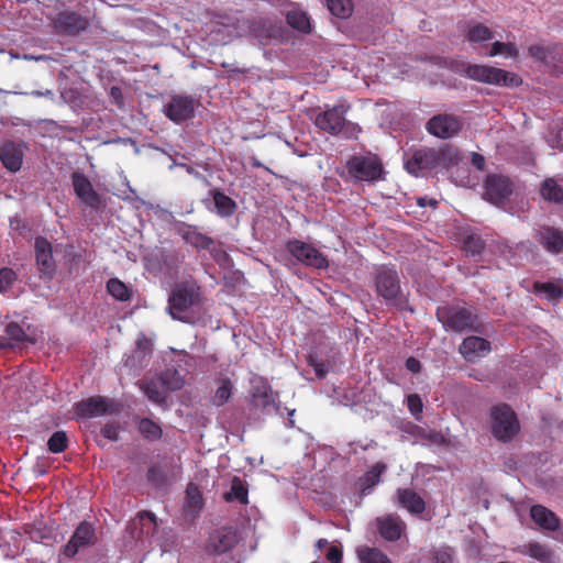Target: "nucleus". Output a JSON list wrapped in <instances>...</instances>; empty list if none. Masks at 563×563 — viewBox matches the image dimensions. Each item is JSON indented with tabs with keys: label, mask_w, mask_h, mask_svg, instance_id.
<instances>
[{
	"label": "nucleus",
	"mask_w": 563,
	"mask_h": 563,
	"mask_svg": "<svg viewBox=\"0 0 563 563\" xmlns=\"http://www.w3.org/2000/svg\"><path fill=\"white\" fill-rule=\"evenodd\" d=\"M460 162L459 151L453 146L422 147L405 161L406 170L415 176L438 168H449Z\"/></svg>",
	"instance_id": "nucleus-1"
},
{
	"label": "nucleus",
	"mask_w": 563,
	"mask_h": 563,
	"mask_svg": "<svg viewBox=\"0 0 563 563\" xmlns=\"http://www.w3.org/2000/svg\"><path fill=\"white\" fill-rule=\"evenodd\" d=\"M375 289L377 296L382 297L386 305L393 306L398 310L413 309L409 305L408 297L402 292L400 278L397 271L393 267L380 266L375 274Z\"/></svg>",
	"instance_id": "nucleus-2"
},
{
	"label": "nucleus",
	"mask_w": 563,
	"mask_h": 563,
	"mask_svg": "<svg viewBox=\"0 0 563 563\" xmlns=\"http://www.w3.org/2000/svg\"><path fill=\"white\" fill-rule=\"evenodd\" d=\"M345 170L354 183H376L385 179L383 161L372 152L350 156Z\"/></svg>",
	"instance_id": "nucleus-3"
},
{
	"label": "nucleus",
	"mask_w": 563,
	"mask_h": 563,
	"mask_svg": "<svg viewBox=\"0 0 563 563\" xmlns=\"http://www.w3.org/2000/svg\"><path fill=\"white\" fill-rule=\"evenodd\" d=\"M201 302V288L195 282L177 284L168 299V310L173 319L186 322L187 312Z\"/></svg>",
	"instance_id": "nucleus-4"
},
{
	"label": "nucleus",
	"mask_w": 563,
	"mask_h": 563,
	"mask_svg": "<svg viewBox=\"0 0 563 563\" xmlns=\"http://www.w3.org/2000/svg\"><path fill=\"white\" fill-rule=\"evenodd\" d=\"M461 71L472 80L488 85L518 87L522 82L518 75L489 65L463 63Z\"/></svg>",
	"instance_id": "nucleus-5"
},
{
	"label": "nucleus",
	"mask_w": 563,
	"mask_h": 563,
	"mask_svg": "<svg viewBox=\"0 0 563 563\" xmlns=\"http://www.w3.org/2000/svg\"><path fill=\"white\" fill-rule=\"evenodd\" d=\"M437 318L444 329L454 332L474 331L479 322L478 317L470 309L460 306H443L437 309Z\"/></svg>",
	"instance_id": "nucleus-6"
},
{
	"label": "nucleus",
	"mask_w": 563,
	"mask_h": 563,
	"mask_svg": "<svg viewBox=\"0 0 563 563\" xmlns=\"http://www.w3.org/2000/svg\"><path fill=\"white\" fill-rule=\"evenodd\" d=\"M490 420L492 433L500 442L511 441L520 430L517 416L508 405L493 407Z\"/></svg>",
	"instance_id": "nucleus-7"
},
{
	"label": "nucleus",
	"mask_w": 563,
	"mask_h": 563,
	"mask_svg": "<svg viewBox=\"0 0 563 563\" xmlns=\"http://www.w3.org/2000/svg\"><path fill=\"white\" fill-rule=\"evenodd\" d=\"M287 251L301 264L317 269L329 266L327 256L310 243L299 240L288 241Z\"/></svg>",
	"instance_id": "nucleus-8"
},
{
	"label": "nucleus",
	"mask_w": 563,
	"mask_h": 563,
	"mask_svg": "<svg viewBox=\"0 0 563 563\" xmlns=\"http://www.w3.org/2000/svg\"><path fill=\"white\" fill-rule=\"evenodd\" d=\"M514 185L511 180L504 175L489 174L484 181L483 198L499 207L504 205L512 195Z\"/></svg>",
	"instance_id": "nucleus-9"
},
{
	"label": "nucleus",
	"mask_w": 563,
	"mask_h": 563,
	"mask_svg": "<svg viewBox=\"0 0 563 563\" xmlns=\"http://www.w3.org/2000/svg\"><path fill=\"white\" fill-rule=\"evenodd\" d=\"M97 542L96 529L89 521H81L68 542L63 547L62 553L67 559H73L80 549L95 545Z\"/></svg>",
	"instance_id": "nucleus-10"
},
{
	"label": "nucleus",
	"mask_w": 563,
	"mask_h": 563,
	"mask_svg": "<svg viewBox=\"0 0 563 563\" xmlns=\"http://www.w3.org/2000/svg\"><path fill=\"white\" fill-rule=\"evenodd\" d=\"M347 110L349 107H345L344 104L333 106L322 112H319L313 122L321 131L330 135H338L342 132L346 123L345 114Z\"/></svg>",
	"instance_id": "nucleus-11"
},
{
	"label": "nucleus",
	"mask_w": 563,
	"mask_h": 563,
	"mask_svg": "<svg viewBox=\"0 0 563 563\" xmlns=\"http://www.w3.org/2000/svg\"><path fill=\"white\" fill-rule=\"evenodd\" d=\"M277 398L278 395L273 391L266 380L260 378L253 385L251 404L254 409L260 410L262 413L271 415L274 411H278Z\"/></svg>",
	"instance_id": "nucleus-12"
},
{
	"label": "nucleus",
	"mask_w": 563,
	"mask_h": 563,
	"mask_svg": "<svg viewBox=\"0 0 563 563\" xmlns=\"http://www.w3.org/2000/svg\"><path fill=\"white\" fill-rule=\"evenodd\" d=\"M197 102L190 96L174 95L164 106V114L174 123H181L195 114Z\"/></svg>",
	"instance_id": "nucleus-13"
},
{
	"label": "nucleus",
	"mask_w": 563,
	"mask_h": 563,
	"mask_svg": "<svg viewBox=\"0 0 563 563\" xmlns=\"http://www.w3.org/2000/svg\"><path fill=\"white\" fill-rule=\"evenodd\" d=\"M53 25L60 34L76 35L88 27L89 21L75 11L65 10L56 14Z\"/></svg>",
	"instance_id": "nucleus-14"
},
{
	"label": "nucleus",
	"mask_w": 563,
	"mask_h": 563,
	"mask_svg": "<svg viewBox=\"0 0 563 563\" xmlns=\"http://www.w3.org/2000/svg\"><path fill=\"white\" fill-rule=\"evenodd\" d=\"M461 129V121L452 114L434 115L427 123L428 132L440 139L453 137Z\"/></svg>",
	"instance_id": "nucleus-15"
},
{
	"label": "nucleus",
	"mask_w": 563,
	"mask_h": 563,
	"mask_svg": "<svg viewBox=\"0 0 563 563\" xmlns=\"http://www.w3.org/2000/svg\"><path fill=\"white\" fill-rule=\"evenodd\" d=\"M71 185L76 196L89 208L98 209L100 207V197L93 189L89 178L81 172H74L70 176Z\"/></svg>",
	"instance_id": "nucleus-16"
},
{
	"label": "nucleus",
	"mask_w": 563,
	"mask_h": 563,
	"mask_svg": "<svg viewBox=\"0 0 563 563\" xmlns=\"http://www.w3.org/2000/svg\"><path fill=\"white\" fill-rule=\"evenodd\" d=\"M111 401L102 396H91L74 405V415L77 419L99 417L109 412Z\"/></svg>",
	"instance_id": "nucleus-17"
},
{
	"label": "nucleus",
	"mask_w": 563,
	"mask_h": 563,
	"mask_svg": "<svg viewBox=\"0 0 563 563\" xmlns=\"http://www.w3.org/2000/svg\"><path fill=\"white\" fill-rule=\"evenodd\" d=\"M176 232L181 236L185 243L195 247L198 251H212L214 245V240L200 232L197 225L188 224L186 222H180L176 227Z\"/></svg>",
	"instance_id": "nucleus-18"
},
{
	"label": "nucleus",
	"mask_w": 563,
	"mask_h": 563,
	"mask_svg": "<svg viewBox=\"0 0 563 563\" xmlns=\"http://www.w3.org/2000/svg\"><path fill=\"white\" fill-rule=\"evenodd\" d=\"M240 540L238 531L230 527L221 528L214 531L207 544V550L210 553L221 554L233 549Z\"/></svg>",
	"instance_id": "nucleus-19"
},
{
	"label": "nucleus",
	"mask_w": 563,
	"mask_h": 563,
	"mask_svg": "<svg viewBox=\"0 0 563 563\" xmlns=\"http://www.w3.org/2000/svg\"><path fill=\"white\" fill-rule=\"evenodd\" d=\"M34 251L38 271L52 278L56 271L52 244L46 238L37 236L34 242Z\"/></svg>",
	"instance_id": "nucleus-20"
},
{
	"label": "nucleus",
	"mask_w": 563,
	"mask_h": 563,
	"mask_svg": "<svg viewBox=\"0 0 563 563\" xmlns=\"http://www.w3.org/2000/svg\"><path fill=\"white\" fill-rule=\"evenodd\" d=\"M536 239L547 252L551 254L563 253L562 230L554 227L544 225L541 227L540 230L537 232Z\"/></svg>",
	"instance_id": "nucleus-21"
},
{
	"label": "nucleus",
	"mask_w": 563,
	"mask_h": 563,
	"mask_svg": "<svg viewBox=\"0 0 563 563\" xmlns=\"http://www.w3.org/2000/svg\"><path fill=\"white\" fill-rule=\"evenodd\" d=\"M380 537L387 541H397L406 530V523L397 515H387L376 519Z\"/></svg>",
	"instance_id": "nucleus-22"
},
{
	"label": "nucleus",
	"mask_w": 563,
	"mask_h": 563,
	"mask_svg": "<svg viewBox=\"0 0 563 563\" xmlns=\"http://www.w3.org/2000/svg\"><path fill=\"white\" fill-rule=\"evenodd\" d=\"M460 352L467 362H475L490 352V342L479 336H467L461 343Z\"/></svg>",
	"instance_id": "nucleus-23"
},
{
	"label": "nucleus",
	"mask_w": 563,
	"mask_h": 563,
	"mask_svg": "<svg viewBox=\"0 0 563 563\" xmlns=\"http://www.w3.org/2000/svg\"><path fill=\"white\" fill-rule=\"evenodd\" d=\"M396 499L399 506L411 515H421L426 510L424 499L412 488H398Z\"/></svg>",
	"instance_id": "nucleus-24"
},
{
	"label": "nucleus",
	"mask_w": 563,
	"mask_h": 563,
	"mask_svg": "<svg viewBox=\"0 0 563 563\" xmlns=\"http://www.w3.org/2000/svg\"><path fill=\"white\" fill-rule=\"evenodd\" d=\"M23 156L24 153L21 145L14 142H7L0 148V161L11 173H16L21 169Z\"/></svg>",
	"instance_id": "nucleus-25"
},
{
	"label": "nucleus",
	"mask_w": 563,
	"mask_h": 563,
	"mask_svg": "<svg viewBox=\"0 0 563 563\" xmlns=\"http://www.w3.org/2000/svg\"><path fill=\"white\" fill-rule=\"evenodd\" d=\"M26 342L33 343L24 329L16 322H9L0 336V349H14Z\"/></svg>",
	"instance_id": "nucleus-26"
},
{
	"label": "nucleus",
	"mask_w": 563,
	"mask_h": 563,
	"mask_svg": "<svg viewBox=\"0 0 563 563\" xmlns=\"http://www.w3.org/2000/svg\"><path fill=\"white\" fill-rule=\"evenodd\" d=\"M146 478L148 483L157 488L167 487L176 479L173 466L152 464L147 468Z\"/></svg>",
	"instance_id": "nucleus-27"
},
{
	"label": "nucleus",
	"mask_w": 563,
	"mask_h": 563,
	"mask_svg": "<svg viewBox=\"0 0 563 563\" xmlns=\"http://www.w3.org/2000/svg\"><path fill=\"white\" fill-rule=\"evenodd\" d=\"M530 516L532 520L544 530L555 531L560 527L558 516L542 505H533L530 508Z\"/></svg>",
	"instance_id": "nucleus-28"
},
{
	"label": "nucleus",
	"mask_w": 563,
	"mask_h": 563,
	"mask_svg": "<svg viewBox=\"0 0 563 563\" xmlns=\"http://www.w3.org/2000/svg\"><path fill=\"white\" fill-rule=\"evenodd\" d=\"M387 466L383 462L374 464L369 471H367L357 481V487L361 495H367L372 488L380 482L382 474L386 471Z\"/></svg>",
	"instance_id": "nucleus-29"
},
{
	"label": "nucleus",
	"mask_w": 563,
	"mask_h": 563,
	"mask_svg": "<svg viewBox=\"0 0 563 563\" xmlns=\"http://www.w3.org/2000/svg\"><path fill=\"white\" fill-rule=\"evenodd\" d=\"M139 386L151 401L158 405L165 402L167 390L157 375L150 379L141 380Z\"/></svg>",
	"instance_id": "nucleus-30"
},
{
	"label": "nucleus",
	"mask_w": 563,
	"mask_h": 563,
	"mask_svg": "<svg viewBox=\"0 0 563 563\" xmlns=\"http://www.w3.org/2000/svg\"><path fill=\"white\" fill-rule=\"evenodd\" d=\"M532 291L536 295H544L548 300H560L563 298V280L558 279L556 282H534Z\"/></svg>",
	"instance_id": "nucleus-31"
},
{
	"label": "nucleus",
	"mask_w": 563,
	"mask_h": 563,
	"mask_svg": "<svg viewBox=\"0 0 563 563\" xmlns=\"http://www.w3.org/2000/svg\"><path fill=\"white\" fill-rule=\"evenodd\" d=\"M210 195L213 198L214 207L217 209V213L222 217H231L235 209H236V202L229 196H227L224 192H222L219 189H212L210 191Z\"/></svg>",
	"instance_id": "nucleus-32"
},
{
	"label": "nucleus",
	"mask_w": 563,
	"mask_h": 563,
	"mask_svg": "<svg viewBox=\"0 0 563 563\" xmlns=\"http://www.w3.org/2000/svg\"><path fill=\"white\" fill-rule=\"evenodd\" d=\"M223 498L228 503L238 500L242 505L249 504V490L240 477H233L230 492L225 493Z\"/></svg>",
	"instance_id": "nucleus-33"
},
{
	"label": "nucleus",
	"mask_w": 563,
	"mask_h": 563,
	"mask_svg": "<svg viewBox=\"0 0 563 563\" xmlns=\"http://www.w3.org/2000/svg\"><path fill=\"white\" fill-rule=\"evenodd\" d=\"M540 194L548 201L563 203V188L553 178H547L542 181Z\"/></svg>",
	"instance_id": "nucleus-34"
},
{
	"label": "nucleus",
	"mask_w": 563,
	"mask_h": 563,
	"mask_svg": "<svg viewBox=\"0 0 563 563\" xmlns=\"http://www.w3.org/2000/svg\"><path fill=\"white\" fill-rule=\"evenodd\" d=\"M286 21L289 26L292 29L300 31L302 33L311 32V24L309 16L306 12L301 10H291L286 15Z\"/></svg>",
	"instance_id": "nucleus-35"
},
{
	"label": "nucleus",
	"mask_w": 563,
	"mask_h": 563,
	"mask_svg": "<svg viewBox=\"0 0 563 563\" xmlns=\"http://www.w3.org/2000/svg\"><path fill=\"white\" fill-rule=\"evenodd\" d=\"M157 377L161 379L166 390L175 391L184 386V378L174 367L166 368L161 374H158Z\"/></svg>",
	"instance_id": "nucleus-36"
},
{
	"label": "nucleus",
	"mask_w": 563,
	"mask_h": 563,
	"mask_svg": "<svg viewBox=\"0 0 563 563\" xmlns=\"http://www.w3.org/2000/svg\"><path fill=\"white\" fill-rule=\"evenodd\" d=\"M142 437L147 441H157L163 435L161 426L150 418H142L137 427Z\"/></svg>",
	"instance_id": "nucleus-37"
},
{
	"label": "nucleus",
	"mask_w": 563,
	"mask_h": 563,
	"mask_svg": "<svg viewBox=\"0 0 563 563\" xmlns=\"http://www.w3.org/2000/svg\"><path fill=\"white\" fill-rule=\"evenodd\" d=\"M471 43H482L493 38V31L482 23L470 24L465 35Z\"/></svg>",
	"instance_id": "nucleus-38"
},
{
	"label": "nucleus",
	"mask_w": 563,
	"mask_h": 563,
	"mask_svg": "<svg viewBox=\"0 0 563 563\" xmlns=\"http://www.w3.org/2000/svg\"><path fill=\"white\" fill-rule=\"evenodd\" d=\"M361 563H393L389 558L376 548L361 547L357 549Z\"/></svg>",
	"instance_id": "nucleus-39"
},
{
	"label": "nucleus",
	"mask_w": 563,
	"mask_h": 563,
	"mask_svg": "<svg viewBox=\"0 0 563 563\" xmlns=\"http://www.w3.org/2000/svg\"><path fill=\"white\" fill-rule=\"evenodd\" d=\"M107 291L110 296L119 301H128L131 298L130 289L119 278H110L107 282Z\"/></svg>",
	"instance_id": "nucleus-40"
},
{
	"label": "nucleus",
	"mask_w": 563,
	"mask_h": 563,
	"mask_svg": "<svg viewBox=\"0 0 563 563\" xmlns=\"http://www.w3.org/2000/svg\"><path fill=\"white\" fill-rule=\"evenodd\" d=\"M330 12L340 19H347L353 13L352 0H327Z\"/></svg>",
	"instance_id": "nucleus-41"
},
{
	"label": "nucleus",
	"mask_w": 563,
	"mask_h": 563,
	"mask_svg": "<svg viewBox=\"0 0 563 563\" xmlns=\"http://www.w3.org/2000/svg\"><path fill=\"white\" fill-rule=\"evenodd\" d=\"M68 448V437L65 431H55L47 441V449L51 453L57 454Z\"/></svg>",
	"instance_id": "nucleus-42"
},
{
	"label": "nucleus",
	"mask_w": 563,
	"mask_h": 563,
	"mask_svg": "<svg viewBox=\"0 0 563 563\" xmlns=\"http://www.w3.org/2000/svg\"><path fill=\"white\" fill-rule=\"evenodd\" d=\"M187 506L194 510L199 511L203 506L202 494L198 485L189 483L186 489Z\"/></svg>",
	"instance_id": "nucleus-43"
},
{
	"label": "nucleus",
	"mask_w": 563,
	"mask_h": 563,
	"mask_svg": "<svg viewBox=\"0 0 563 563\" xmlns=\"http://www.w3.org/2000/svg\"><path fill=\"white\" fill-rule=\"evenodd\" d=\"M485 249V242L476 234H470L465 236L463 242V250L467 255L476 256L479 255Z\"/></svg>",
	"instance_id": "nucleus-44"
},
{
	"label": "nucleus",
	"mask_w": 563,
	"mask_h": 563,
	"mask_svg": "<svg viewBox=\"0 0 563 563\" xmlns=\"http://www.w3.org/2000/svg\"><path fill=\"white\" fill-rule=\"evenodd\" d=\"M528 53L534 59L540 60V62L547 64L548 66H551L552 56H553V45L552 46L532 45L528 48Z\"/></svg>",
	"instance_id": "nucleus-45"
},
{
	"label": "nucleus",
	"mask_w": 563,
	"mask_h": 563,
	"mask_svg": "<svg viewBox=\"0 0 563 563\" xmlns=\"http://www.w3.org/2000/svg\"><path fill=\"white\" fill-rule=\"evenodd\" d=\"M232 383L230 379H222L213 396V405L220 407L229 401L232 396Z\"/></svg>",
	"instance_id": "nucleus-46"
},
{
	"label": "nucleus",
	"mask_w": 563,
	"mask_h": 563,
	"mask_svg": "<svg viewBox=\"0 0 563 563\" xmlns=\"http://www.w3.org/2000/svg\"><path fill=\"white\" fill-rule=\"evenodd\" d=\"M490 57L497 56V55H505L508 57H517L518 56V49L514 43H503V42H494L492 44V48L487 54Z\"/></svg>",
	"instance_id": "nucleus-47"
},
{
	"label": "nucleus",
	"mask_w": 563,
	"mask_h": 563,
	"mask_svg": "<svg viewBox=\"0 0 563 563\" xmlns=\"http://www.w3.org/2000/svg\"><path fill=\"white\" fill-rule=\"evenodd\" d=\"M152 354V342L143 336L136 341V347L133 351V358H137L142 364Z\"/></svg>",
	"instance_id": "nucleus-48"
},
{
	"label": "nucleus",
	"mask_w": 563,
	"mask_h": 563,
	"mask_svg": "<svg viewBox=\"0 0 563 563\" xmlns=\"http://www.w3.org/2000/svg\"><path fill=\"white\" fill-rule=\"evenodd\" d=\"M528 554L539 561L545 562L550 559L548 548L539 542H531L528 544Z\"/></svg>",
	"instance_id": "nucleus-49"
},
{
	"label": "nucleus",
	"mask_w": 563,
	"mask_h": 563,
	"mask_svg": "<svg viewBox=\"0 0 563 563\" xmlns=\"http://www.w3.org/2000/svg\"><path fill=\"white\" fill-rule=\"evenodd\" d=\"M16 274L10 267L0 269V292L7 291L15 282Z\"/></svg>",
	"instance_id": "nucleus-50"
},
{
	"label": "nucleus",
	"mask_w": 563,
	"mask_h": 563,
	"mask_svg": "<svg viewBox=\"0 0 563 563\" xmlns=\"http://www.w3.org/2000/svg\"><path fill=\"white\" fill-rule=\"evenodd\" d=\"M551 67L556 73L563 74V45H553V56Z\"/></svg>",
	"instance_id": "nucleus-51"
},
{
	"label": "nucleus",
	"mask_w": 563,
	"mask_h": 563,
	"mask_svg": "<svg viewBox=\"0 0 563 563\" xmlns=\"http://www.w3.org/2000/svg\"><path fill=\"white\" fill-rule=\"evenodd\" d=\"M407 407L413 416L421 413L423 405H422V400H421L420 396L418 394L408 395L407 396Z\"/></svg>",
	"instance_id": "nucleus-52"
},
{
	"label": "nucleus",
	"mask_w": 563,
	"mask_h": 563,
	"mask_svg": "<svg viewBox=\"0 0 563 563\" xmlns=\"http://www.w3.org/2000/svg\"><path fill=\"white\" fill-rule=\"evenodd\" d=\"M101 434L110 441L119 439V426L117 423H106L101 429Z\"/></svg>",
	"instance_id": "nucleus-53"
},
{
	"label": "nucleus",
	"mask_w": 563,
	"mask_h": 563,
	"mask_svg": "<svg viewBox=\"0 0 563 563\" xmlns=\"http://www.w3.org/2000/svg\"><path fill=\"white\" fill-rule=\"evenodd\" d=\"M434 563H453L452 554L446 549L433 551Z\"/></svg>",
	"instance_id": "nucleus-54"
},
{
	"label": "nucleus",
	"mask_w": 563,
	"mask_h": 563,
	"mask_svg": "<svg viewBox=\"0 0 563 563\" xmlns=\"http://www.w3.org/2000/svg\"><path fill=\"white\" fill-rule=\"evenodd\" d=\"M327 559L330 561V563H341L342 551L338 547L332 545L327 552Z\"/></svg>",
	"instance_id": "nucleus-55"
},
{
	"label": "nucleus",
	"mask_w": 563,
	"mask_h": 563,
	"mask_svg": "<svg viewBox=\"0 0 563 563\" xmlns=\"http://www.w3.org/2000/svg\"><path fill=\"white\" fill-rule=\"evenodd\" d=\"M406 368L409 372L417 374L421 371V363L418 358L410 356L406 360Z\"/></svg>",
	"instance_id": "nucleus-56"
},
{
	"label": "nucleus",
	"mask_w": 563,
	"mask_h": 563,
	"mask_svg": "<svg viewBox=\"0 0 563 563\" xmlns=\"http://www.w3.org/2000/svg\"><path fill=\"white\" fill-rule=\"evenodd\" d=\"M471 162H472L473 166L476 167L478 170H483L485 167V158L479 153H476V152L472 153Z\"/></svg>",
	"instance_id": "nucleus-57"
},
{
	"label": "nucleus",
	"mask_w": 563,
	"mask_h": 563,
	"mask_svg": "<svg viewBox=\"0 0 563 563\" xmlns=\"http://www.w3.org/2000/svg\"><path fill=\"white\" fill-rule=\"evenodd\" d=\"M10 228L12 230H21L24 229V222L20 216H14L10 218Z\"/></svg>",
	"instance_id": "nucleus-58"
},
{
	"label": "nucleus",
	"mask_w": 563,
	"mask_h": 563,
	"mask_svg": "<svg viewBox=\"0 0 563 563\" xmlns=\"http://www.w3.org/2000/svg\"><path fill=\"white\" fill-rule=\"evenodd\" d=\"M417 203L420 207L431 206V207L435 208L438 205V201L435 199H428L427 197H421V198H418Z\"/></svg>",
	"instance_id": "nucleus-59"
},
{
	"label": "nucleus",
	"mask_w": 563,
	"mask_h": 563,
	"mask_svg": "<svg viewBox=\"0 0 563 563\" xmlns=\"http://www.w3.org/2000/svg\"><path fill=\"white\" fill-rule=\"evenodd\" d=\"M316 375L320 378L325 376L327 369L324 368V365L322 363L317 364L314 366Z\"/></svg>",
	"instance_id": "nucleus-60"
},
{
	"label": "nucleus",
	"mask_w": 563,
	"mask_h": 563,
	"mask_svg": "<svg viewBox=\"0 0 563 563\" xmlns=\"http://www.w3.org/2000/svg\"><path fill=\"white\" fill-rule=\"evenodd\" d=\"M140 518H147L151 522L156 525V516L153 512L150 511H143L140 514Z\"/></svg>",
	"instance_id": "nucleus-61"
},
{
	"label": "nucleus",
	"mask_w": 563,
	"mask_h": 563,
	"mask_svg": "<svg viewBox=\"0 0 563 563\" xmlns=\"http://www.w3.org/2000/svg\"><path fill=\"white\" fill-rule=\"evenodd\" d=\"M222 67L228 69V71L240 73V74H244L245 73L244 69L233 68L231 65L225 64V63L222 64Z\"/></svg>",
	"instance_id": "nucleus-62"
},
{
	"label": "nucleus",
	"mask_w": 563,
	"mask_h": 563,
	"mask_svg": "<svg viewBox=\"0 0 563 563\" xmlns=\"http://www.w3.org/2000/svg\"><path fill=\"white\" fill-rule=\"evenodd\" d=\"M329 544L328 540L327 539H319L317 542H316V548L321 551L323 548H325L327 545Z\"/></svg>",
	"instance_id": "nucleus-63"
}]
</instances>
